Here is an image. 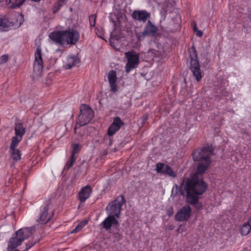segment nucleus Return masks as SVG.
<instances>
[{"instance_id": "bb28decb", "label": "nucleus", "mask_w": 251, "mask_h": 251, "mask_svg": "<svg viewBox=\"0 0 251 251\" xmlns=\"http://www.w3.org/2000/svg\"><path fill=\"white\" fill-rule=\"evenodd\" d=\"M75 157L74 156L71 155L70 160L67 161L66 164L65 168L67 170H69L73 166L75 162Z\"/></svg>"}, {"instance_id": "4c0bfd02", "label": "nucleus", "mask_w": 251, "mask_h": 251, "mask_svg": "<svg viewBox=\"0 0 251 251\" xmlns=\"http://www.w3.org/2000/svg\"><path fill=\"white\" fill-rule=\"evenodd\" d=\"M192 26H193L194 31H196V30H197V29H198L197 27V24H196V22H193Z\"/></svg>"}, {"instance_id": "39448f33", "label": "nucleus", "mask_w": 251, "mask_h": 251, "mask_svg": "<svg viewBox=\"0 0 251 251\" xmlns=\"http://www.w3.org/2000/svg\"><path fill=\"white\" fill-rule=\"evenodd\" d=\"M80 113L78 116L76 123V126L74 129L75 133H76V130L77 125L80 126L87 125L94 117V112L89 106L85 104L83 105L81 108Z\"/></svg>"}, {"instance_id": "5701e85b", "label": "nucleus", "mask_w": 251, "mask_h": 251, "mask_svg": "<svg viewBox=\"0 0 251 251\" xmlns=\"http://www.w3.org/2000/svg\"><path fill=\"white\" fill-rule=\"evenodd\" d=\"M79 62V60L75 57H70L68 59V63L66 64L65 67L67 69L72 68L73 66H75Z\"/></svg>"}, {"instance_id": "a878e982", "label": "nucleus", "mask_w": 251, "mask_h": 251, "mask_svg": "<svg viewBox=\"0 0 251 251\" xmlns=\"http://www.w3.org/2000/svg\"><path fill=\"white\" fill-rule=\"evenodd\" d=\"M12 23L8 21V19L5 17L4 18H0V28H4L12 25Z\"/></svg>"}, {"instance_id": "4468645a", "label": "nucleus", "mask_w": 251, "mask_h": 251, "mask_svg": "<svg viewBox=\"0 0 251 251\" xmlns=\"http://www.w3.org/2000/svg\"><path fill=\"white\" fill-rule=\"evenodd\" d=\"M124 124V122L119 117H115L113 123L111 124L108 129L107 134L109 136L113 135L117 132Z\"/></svg>"}, {"instance_id": "ddd939ff", "label": "nucleus", "mask_w": 251, "mask_h": 251, "mask_svg": "<svg viewBox=\"0 0 251 251\" xmlns=\"http://www.w3.org/2000/svg\"><path fill=\"white\" fill-rule=\"evenodd\" d=\"M156 170L158 173H162L172 177L175 178L176 176V173L175 171L169 165L162 163H158L156 164Z\"/></svg>"}, {"instance_id": "f03ea898", "label": "nucleus", "mask_w": 251, "mask_h": 251, "mask_svg": "<svg viewBox=\"0 0 251 251\" xmlns=\"http://www.w3.org/2000/svg\"><path fill=\"white\" fill-rule=\"evenodd\" d=\"M192 155L193 160L199 162L197 174H202L208 169L211 163V157L214 155V149L211 145L203 147L196 150Z\"/></svg>"}, {"instance_id": "e433bc0d", "label": "nucleus", "mask_w": 251, "mask_h": 251, "mask_svg": "<svg viewBox=\"0 0 251 251\" xmlns=\"http://www.w3.org/2000/svg\"><path fill=\"white\" fill-rule=\"evenodd\" d=\"M167 213L168 215H169V216L172 215L174 213L173 208L172 207H170L169 209L167 210Z\"/></svg>"}, {"instance_id": "dca6fc26", "label": "nucleus", "mask_w": 251, "mask_h": 251, "mask_svg": "<svg viewBox=\"0 0 251 251\" xmlns=\"http://www.w3.org/2000/svg\"><path fill=\"white\" fill-rule=\"evenodd\" d=\"M119 222L114 215H109L101 223L103 228L109 229L113 225H118Z\"/></svg>"}, {"instance_id": "a211bd4d", "label": "nucleus", "mask_w": 251, "mask_h": 251, "mask_svg": "<svg viewBox=\"0 0 251 251\" xmlns=\"http://www.w3.org/2000/svg\"><path fill=\"white\" fill-rule=\"evenodd\" d=\"M92 189L89 185L83 187L78 194L79 199L81 202H84L90 196Z\"/></svg>"}, {"instance_id": "f3484780", "label": "nucleus", "mask_w": 251, "mask_h": 251, "mask_svg": "<svg viewBox=\"0 0 251 251\" xmlns=\"http://www.w3.org/2000/svg\"><path fill=\"white\" fill-rule=\"evenodd\" d=\"M50 39L55 43L63 46L62 30L55 31L50 33Z\"/></svg>"}, {"instance_id": "a19ab883", "label": "nucleus", "mask_w": 251, "mask_h": 251, "mask_svg": "<svg viewBox=\"0 0 251 251\" xmlns=\"http://www.w3.org/2000/svg\"><path fill=\"white\" fill-rule=\"evenodd\" d=\"M174 226H170L169 227V229L172 230L174 229Z\"/></svg>"}, {"instance_id": "1a4fd4ad", "label": "nucleus", "mask_w": 251, "mask_h": 251, "mask_svg": "<svg viewBox=\"0 0 251 251\" xmlns=\"http://www.w3.org/2000/svg\"><path fill=\"white\" fill-rule=\"evenodd\" d=\"M158 31V27L154 25L150 20L148 23L143 32L136 34V36L138 40H143L145 37L150 35L151 36H155Z\"/></svg>"}, {"instance_id": "412c9836", "label": "nucleus", "mask_w": 251, "mask_h": 251, "mask_svg": "<svg viewBox=\"0 0 251 251\" xmlns=\"http://www.w3.org/2000/svg\"><path fill=\"white\" fill-rule=\"evenodd\" d=\"M126 17H114V18H111V21L114 24L115 28H120L122 26V21H125Z\"/></svg>"}, {"instance_id": "cd10ccee", "label": "nucleus", "mask_w": 251, "mask_h": 251, "mask_svg": "<svg viewBox=\"0 0 251 251\" xmlns=\"http://www.w3.org/2000/svg\"><path fill=\"white\" fill-rule=\"evenodd\" d=\"M150 14L146 10L135 11L132 16H149Z\"/></svg>"}, {"instance_id": "58836bf2", "label": "nucleus", "mask_w": 251, "mask_h": 251, "mask_svg": "<svg viewBox=\"0 0 251 251\" xmlns=\"http://www.w3.org/2000/svg\"><path fill=\"white\" fill-rule=\"evenodd\" d=\"M114 236L115 237H119V239H121V235L120 234H119V233H115L114 234Z\"/></svg>"}, {"instance_id": "f704fd0d", "label": "nucleus", "mask_w": 251, "mask_h": 251, "mask_svg": "<svg viewBox=\"0 0 251 251\" xmlns=\"http://www.w3.org/2000/svg\"><path fill=\"white\" fill-rule=\"evenodd\" d=\"M135 20L145 22L148 17H133Z\"/></svg>"}, {"instance_id": "c85d7f7f", "label": "nucleus", "mask_w": 251, "mask_h": 251, "mask_svg": "<svg viewBox=\"0 0 251 251\" xmlns=\"http://www.w3.org/2000/svg\"><path fill=\"white\" fill-rule=\"evenodd\" d=\"M86 224V223H81L79 224L77 226L75 227V229H74L71 233H76L78 231H79Z\"/></svg>"}, {"instance_id": "79ce46f5", "label": "nucleus", "mask_w": 251, "mask_h": 251, "mask_svg": "<svg viewBox=\"0 0 251 251\" xmlns=\"http://www.w3.org/2000/svg\"><path fill=\"white\" fill-rule=\"evenodd\" d=\"M175 187H176V189H178V185H176H176H175Z\"/></svg>"}, {"instance_id": "c9c22d12", "label": "nucleus", "mask_w": 251, "mask_h": 251, "mask_svg": "<svg viewBox=\"0 0 251 251\" xmlns=\"http://www.w3.org/2000/svg\"><path fill=\"white\" fill-rule=\"evenodd\" d=\"M194 31L195 32L196 35L197 36L200 37H201L202 36L203 32L197 29V30Z\"/></svg>"}, {"instance_id": "37998d69", "label": "nucleus", "mask_w": 251, "mask_h": 251, "mask_svg": "<svg viewBox=\"0 0 251 251\" xmlns=\"http://www.w3.org/2000/svg\"><path fill=\"white\" fill-rule=\"evenodd\" d=\"M179 230H180V227H179V228L177 229L176 231H177V232H179Z\"/></svg>"}, {"instance_id": "423d86ee", "label": "nucleus", "mask_w": 251, "mask_h": 251, "mask_svg": "<svg viewBox=\"0 0 251 251\" xmlns=\"http://www.w3.org/2000/svg\"><path fill=\"white\" fill-rule=\"evenodd\" d=\"M126 202L123 195L118 196L114 201L110 202L106 207L109 215H114V217L118 218L121 214L122 206Z\"/></svg>"}, {"instance_id": "aec40b11", "label": "nucleus", "mask_w": 251, "mask_h": 251, "mask_svg": "<svg viewBox=\"0 0 251 251\" xmlns=\"http://www.w3.org/2000/svg\"><path fill=\"white\" fill-rule=\"evenodd\" d=\"M7 5L10 8H15L21 5L25 0H4Z\"/></svg>"}, {"instance_id": "9b49d317", "label": "nucleus", "mask_w": 251, "mask_h": 251, "mask_svg": "<svg viewBox=\"0 0 251 251\" xmlns=\"http://www.w3.org/2000/svg\"><path fill=\"white\" fill-rule=\"evenodd\" d=\"M191 209L189 205L183 206L176 214L175 220L177 221H187L190 216Z\"/></svg>"}, {"instance_id": "6e6552de", "label": "nucleus", "mask_w": 251, "mask_h": 251, "mask_svg": "<svg viewBox=\"0 0 251 251\" xmlns=\"http://www.w3.org/2000/svg\"><path fill=\"white\" fill-rule=\"evenodd\" d=\"M62 34L63 45L65 44L75 45L79 38V32L73 29L62 30Z\"/></svg>"}, {"instance_id": "c756f323", "label": "nucleus", "mask_w": 251, "mask_h": 251, "mask_svg": "<svg viewBox=\"0 0 251 251\" xmlns=\"http://www.w3.org/2000/svg\"><path fill=\"white\" fill-rule=\"evenodd\" d=\"M80 150V146L78 144H74L72 151L71 155L75 156L76 153H77Z\"/></svg>"}, {"instance_id": "ea45409f", "label": "nucleus", "mask_w": 251, "mask_h": 251, "mask_svg": "<svg viewBox=\"0 0 251 251\" xmlns=\"http://www.w3.org/2000/svg\"><path fill=\"white\" fill-rule=\"evenodd\" d=\"M148 119V115L147 114L144 115L143 116V121L145 122Z\"/></svg>"}, {"instance_id": "7c9ffc66", "label": "nucleus", "mask_w": 251, "mask_h": 251, "mask_svg": "<svg viewBox=\"0 0 251 251\" xmlns=\"http://www.w3.org/2000/svg\"><path fill=\"white\" fill-rule=\"evenodd\" d=\"M67 0H59L58 2L54 5L53 9L54 12H55L57 11L59 9V7L62 5V4L65 2Z\"/></svg>"}, {"instance_id": "f8f14e48", "label": "nucleus", "mask_w": 251, "mask_h": 251, "mask_svg": "<svg viewBox=\"0 0 251 251\" xmlns=\"http://www.w3.org/2000/svg\"><path fill=\"white\" fill-rule=\"evenodd\" d=\"M49 203L47 204L42 210L40 217L37 220L41 224H45L51 220L53 217L54 213L52 211L49 212Z\"/></svg>"}, {"instance_id": "2eb2a0df", "label": "nucleus", "mask_w": 251, "mask_h": 251, "mask_svg": "<svg viewBox=\"0 0 251 251\" xmlns=\"http://www.w3.org/2000/svg\"><path fill=\"white\" fill-rule=\"evenodd\" d=\"M108 79L111 90L113 93H116L118 90L116 85L117 77L116 73L115 71L111 70L109 72L108 74Z\"/></svg>"}, {"instance_id": "4be33fe9", "label": "nucleus", "mask_w": 251, "mask_h": 251, "mask_svg": "<svg viewBox=\"0 0 251 251\" xmlns=\"http://www.w3.org/2000/svg\"><path fill=\"white\" fill-rule=\"evenodd\" d=\"M251 225L248 222L245 223L240 227V231L242 235H247L251 231Z\"/></svg>"}, {"instance_id": "20e7f679", "label": "nucleus", "mask_w": 251, "mask_h": 251, "mask_svg": "<svg viewBox=\"0 0 251 251\" xmlns=\"http://www.w3.org/2000/svg\"><path fill=\"white\" fill-rule=\"evenodd\" d=\"M191 58L190 69L193 73L196 79L199 81L201 80L202 75L200 69V65L198 60V53L195 47L193 46L189 51Z\"/></svg>"}, {"instance_id": "7ed1b4c3", "label": "nucleus", "mask_w": 251, "mask_h": 251, "mask_svg": "<svg viewBox=\"0 0 251 251\" xmlns=\"http://www.w3.org/2000/svg\"><path fill=\"white\" fill-rule=\"evenodd\" d=\"M32 228H23L18 230L11 237L9 241L7 250L12 251L13 249L20 246L22 243L31 236Z\"/></svg>"}, {"instance_id": "b1692460", "label": "nucleus", "mask_w": 251, "mask_h": 251, "mask_svg": "<svg viewBox=\"0 0 251 251\" xmlns=\"http://www.w3.org/2000/svg\"><path fill=\"white\" fill-rule=\"evenodd\" d=\"M10 150L11 151V156L13 159L15 161L20 160L21 158V154L20 151L19 150H17L16 149Z\"/></svg>"}, {"instance_id": "72a5a7b5", "label": "nucleus", "mask_w": 251, "mask_h": 251, "mask_svg": "<svg viewBox=\"0 0 251 251\" xmlns=\"http://www.w3.org/2000/svg\"><path fill=\"white\" fill-rule=\"evenodd\" d=\"M96 17H89V21L91 26H95Z\"/></svg>"}, {"instance_id": "0eeeda50", "label": "nucleus", "mask_w": 251, "mask_h": 251, "mask_svg": "<svg viewBox=\"0 0 251 251\" xmlns=\"http://www.w3.org/2000/svg\"><path fill=\"white\" fill-rule=\"evenodd\" d=\"M127 63L125 67L126 72L129 73L132 70L136 68L140 62L139 55L135 52L128 51L125 53Z\"/></svg>"}, {"instance_id": "6ab92c4d", "label": "nucleus", "mask_w": 251, "mask_h": 251, "mask_svg": "<svg viewBox=\"0 0 251 251\" xmlns=\"http://www.w3.org/2000/svg\"><path fill=\"white\" fill-rule=\"evenodd\" d=\"M14 130L15 136L21 137L22 138L26 132V129L24 126L23 124L18 122L15 124Z\"/></svg>"}, {"instance_id": "9d476101", "label": "nucleus", "mask_w": 251, "mask_h": 251, "mask_svg": "<svg viewBox=\"0 0 251 251\" xmlns=\"http://www.w3.org/2000/svg\"><path fill=\"white\" fill-rule=\"evenodd\" d=\"M43 62L42 58L41 49L38 47L35 52V61L33 65V71L36 75H40L43 70Z\"/></svg>"}, {"instance_id": "393cba45", "label": "nucleus", "mask_w": 251, "mask_h": 251, "mask_svg": "<svg viewBox=\"0 0 251 251\" xmlns=\"http://www.w3.org/2000/svg\"><path fill=\"white\" fill-rule=\"evenodd\" d=\"M22 138L17 136H14L11 139V143L10 146V149H15L18 145L19 142L22 141Z\"/></svg>"}, {"instance_id": "473e14b6", "label": "nucleus", "mask_w": 251, "mask_h": 251, "mask_svg": "<svg viewBox=\"0 0 251 251\" xmlns=\"http://www.w3.org/2000/svg\"><path fill=\"white\" fill-rule=\"evenodd\" d=\"M36 243V241H29L26 244V247L24 251H27L30 248H31L35 243Z\"/></svg>"}, {"instance_id": "2f4dec72", "label": "nucleus", "mask_w": 251, "mask_h": 251, "mask_svg": "<svg viewBox=\"0 0 251 251\" xmlns=\"http://www.w3.org/2000/svg\"><path fill=\"white\" fill-rule=\"evenodd\" d=\"M9 56L7 54L2 55L0 57V64H4L7 62L8 60Z\"/></svg>"}, {"instance_id": "f257e3e1", "label": "nucleus", "mask_w": 251, "mask_h": 251, "mask_svg": "<svg viewBox=\"0 0 251 251\" xmlns=\"http://www.w3.org/2000/svg\"><path fill=\"white\" fill-rule=\"evenodd\" d=\"M207 189V184L202 180L195 177H184L179 191L182 196H186L187 202L199 209L202 204L199 202V195H202Z\"/></svg>"}]
</instances>
